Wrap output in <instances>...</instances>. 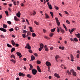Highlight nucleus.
I'll use <instances>...</instances> for the list:
<instances>
[{
	"label": "nucleus",
	"mask_w": 80,
	"mask_h": 80,
	"mask_svg": "<svg viewBox=\"0 0 80 80\" xmlns=\"http://www.w3.org/2000/svg\"><path fill=\"white\" fill-rule=\"evenodd\" d=\"M74 41H75V42H78V39L77 38H74L73 39Z\"/></svg>",
	"instance_id": "473e14b6"
},
{
	"label": "nucleus",
	"mask_w": 80,
	"mask_h": 80,
	"mask_svg": "<svg viewBox=\"0 0 80 80\" xmlns=\"http://www.w3.org/2000/svg\"><path fill=\"white\" fill-rule=\"evenodd\" d=\"M33 69V66L32 64H30V70H31L32 69Z\"/></svg>",
	"instance_id": "2eb2a0df"
},
{
	"label": "nucleus",
	"mask_w": 80,
	"mask_h": 80,
	"mask_svg": "<svg viewBox=\"0 0 80 80\" xmlns=\"http://www.w3.org/2000/svg\"><path fill=\"white\" fill-rule=\"evenodd\" d=\"M22 32L23 33H27V31L25 30H22Z\"/></svg>",
	"instance_id": "c756f323"
},
{
	"label": "nucleus",
	"mask_w": 80,
	"mask_h": 80,
	"mask_svg": "<svg viewBox=\"0 0 80 80\" xmlns=\"http://www.w3.org/2000/svg\"><path fill=\"white\" fill-rule=\"evenodd\" d=\"M13 4H14L15 5H17V4H16V2L13 1Z\"/></svg>",
	"instance_id": "13d9d810"
},
{
	"label": "nucleus",
	"mask_w": 80,
	"mask_h": 80,
	"mask_svg": "<svg viewBox=\"0 0 80 80\" xmlns=\"http://www.w3.org/2000/svg\"><path fill=\"white\" fill-rule=\"evenodd\" d=\"M66 73H68L69 75H72V72H69L68 70L67 71Z\"/></svg>",
	"instance_id": "9d476101"
},
{
	"label": "nucleus",
	"mask_w": 80,
	"mask_h": 80,
	"mask_svg": "<svg viewBox=\"0 0 80 80\" xmlns=\"http://www.w3.org/2000/svg\"><path fill=\"white\" fill-rule=\"evenodd\" d=\"M37 63H38V64H40L41 63V62L40 61L37 60Z\"/></svg>",
	"instance_id": "bb28decb"
},
{
	"label": "nucleus",
	"mask_w": 80,
	"mask_h": 80,
	"mask_svg": "<svg viewBox=\"0 0 80 80\" xmlns=\"http://www.w3.org/2000/svg\"><path fill=\"white\" fill-rule=\"evenodd\" d=\"M70 40H71V41H73V42H74V40H73V38H70Z\"/></svg>",
	"instance_id": "4d7b16f0"
},
{
	"label": "nucleus",
	"mask_w": 80,
	"mask_h": 80,
	"mask_svg": "<svg viewBox=\"0 0 80 80\" xmlns=\"http://www.w3.org/2000/svg\"><path fill=\"white\" fill-rule=\"evenodd\" d=\"M23 60L24 61H26L27 60V58H23Z\"/></svg>",
	"instance_id": "0e129e2a"
},
{
	"label": "nucleus",
	"mask_w": 80,
	"mask_h": 80,
	"mask_svg": "<svg viewBox=\"0 0 80 80\" xmlns=\"http://www.w3.org/2000/svg\"><path fill=\"white\" fill-rule=\"evenodd\" d=\"M22 36L23 38H25V37H26V36H25V34H22Z\"/></svg>",
	"instance_id": "de8ad7c7"
},
{
	"label": "nucleus",
	"mask_w": 80,
	"mask_h": 80,
	"mask_svg": "<svg viewBox=\"0 0 80 80\" xmlns=\"http://www.w3.org/2000/svg\"><path fill=\"white\" fill-rule=\"evenodd\" d=\"M32 37H36V34L34 33H33L32 34Z\"/></svg>",
	"instance_id": "72a5a7b5"
},
{
	"label": "nucleus",
	"mask_w": 80,
	"mask_h": 80,
	"mask_svg": "<svg viewBox=\"0 0 80 80\" xmlns=\"http://www.w3.org/2000/svg\"><path fill=\"white\" fill-rule=\"evenodd\" d=\"M7 46L9 48H12V46L10 45V44H9L8 43L7 44Z\"/></svg>",
	"instance_id": "a878e982"
},
{
	"label": "nucleus",
	"mask_w": 80,
	"mask_h": 80,
	"mask_svg": "<svg viewBox=\"0 0 80 80\" xmlns=\"http://www.w3.org/2000/svg\"><path fill=\"white\" fill-rule=\"evenodd\" d=\"M66 23H68V24H70V22H69V21H68V20L66 21Z\"/></svg>",
	"instance_id": "09e8293b"
},
{
	"label": "nucleus",
	"mask_w": 80,
	"mask_h": 80,
	"mask_svg": "<svg viewBox=\"0 0 80 80\" xmlns=\"http://www.w3.org/2000/svg\"><path fill=\"white\" fill-rule=\"evenodd\" d=\"M13 29L12 28H10L9 29V31H10V32H13Z\"/></svg>",
	"instance_id": "c9c22d12"
},
{
	"label": "nucleus",
	"mask_w": 80,
	"mask_h": 80,
	"mask_svg": "<svg viewBox=\"0 0 80 80\" xmlns=\"http://www.w3.org/2000/svg\"><path fill=\"white\" fill-rule=\"evenodd\" d=\"M11 43L12 45H13V46H15V41H14V40H12Z\"/></svg>",
	"instance_id": "9b49d317"
},
{
	"label": "nucleus",
	"mask_w": 80,
	"mask_h": 80,
	"mask_svg": "<svg viewBox=\"0 0 80 80\" xmlns=\"http://www.w3.org/2000/svg\"><path fill=\"white\" fill-rule=\"evenodd\" d=\"M16 53L17 55H18V56H20V55H21V54L20 52H17Z\"/></svg>",
	"instance_id": "c85d7f7f"
},
{
	"label": "nucleus",
	"mask_w": 80,
	"mask_h": 80,
	"mask_svg": "<svg viewBox=\"0 0 80 80\" xmlns=\"http://www.w3.org/2000/svg\"><path fill=\"white\" fill-rule=\"evenodd\" d=\"M45 18H49V16H48V14L45 13Z\"/></svg>",
	"instance_id": "f3484780"
},
{
	"label": "nucleus",
	"mask_w": 80,
	"mask_h": 80,
	"mask_svg": "<svg viewBox=\"0 0 80 80\" xmlns=\"http://www.w3.org/2000/svg\"><path fill=\"white\" fill-rule=\"evenodd\" d=\"M63 27L64 28H67V27H66V26L64 24L63 25Z\"/></svg>",
	"instance_id": "5fc2aeb1"
},
{
	"label": "nucleus",
	"mask_w": 80,
	"mask_h": 80,
	"mask_svg": "<svg viewBox=\"0 0 80 80\" xmlns=\"http://www.w3.org/2000/svg\"><path fill=\"white\" fill-rule=\"evenodd\" d=\"M19 29V28L18 27H15V30H18V29Z\"/></svg>",
	"instance_id": "c03bdc74"
},
{
	"label": "nucleus",
	"mask_w": 80,
	"mask_h": 80,
	"mask_svg": "<svg viewBox=\"0 0 80 80\" xmlns=\"http://www.w3.org/2000/svg\"><path fill=\"white\" fill-rule=\"evenodd\" d=\"M21 15V14L20 13V11L18 12V13L16 14L17 17H18L19 18H20Z\"/></svg>",
	"instance_id": "6e6552de"
},
{
	"label": "nucleus",
	"mask_w": 80,
	"mask_h": 80,
	"mask_svg": "<svg viewBox=\"0 0 80 80\" xmlns=\"http://www.w3.org/2000/svg\"><path fill=\"white\" fill-rule=\"evenodd\" d=\"M15 45L16 47H18V46H19V45L18 44H16Z\"/></svg>",
	"instance_id": "bf43d9fd"
},
{
	"label": "nucleus",
	"mask_w": 80,
	"mask_h": 80,
	"mask_svg": "<svg viewBox=\"0 0 80 80\" xmlns=\"http://www.w3.org/2000/svg\"><path fill=\"white\" fill-rule=\"evenodd\" d=\"M29 28L30 31L31 32H33V31H32V28L31 27H29Z\"/></svg>",
	"instance_id": "412c9836"
},
{
	"label": "nucleus",
	"mask_w": 80,
	"mask_h": 80,
	"mask_svg": "<svg viewBox=\"0 0 80 80\" xmlns=\"http://www.w3.org/2000/svg\"><path fill=\"white\" fill-rule=\"evenodd\" d=\"M53 47H51L50 48V49L51 50H53Z\"/></svg>",
	"instance_id": "052dcab7"
},
{
	"label": "nucleus",
	"mask_w": 80,
	"mask_h": 80,
	"mask_svg": "<svg viewBox=\"0 0 80 80\" xmlns=\"http://www.w3.org/2000/svg\"><path fill=\"white\" fill-rule=\"evenodd\" d=\"M44 38H45V39H47L48 40V39H49V38L47 36H44Z\"/></svg>",
	"instance_id": "a18cd8bd"
},
{
	"label": "nucleus",
	"mask_w": 80,
	"mask_h": 80,
	"mask_svg": "<svg viewBox=\"0 0 80 80\" xmlns=\"http://www.w3.org/2000/svg\"><path fill=\"white\" fill-rule=\"evenodd\" d=\"M34 22L36 24V25H38L39 23L38 22H37L36 21H35Z\"/></svg>",
	"instance_id": "7c9ffc66"
},
{
	"label": "nucleus",
	"mask_w": 80,
	"mask_h": 80,
	"mask_svg": "<svg viewBox=\"0 0 80 80\" xmlns=\"http://www.w3.org/2000/svg\"><path fill=\"white\" fill-rule=\"evenodd\" d=\"M32 72L33 75H36L37 74V70L34 69H33L32 70Z\"/></svg>",
	"instance_id": "f257e3e1"
},
{
	"label": "nucleus",
	"mask_w": 80,
	"mask_h": 80,
	"mask_svg": "<svg viewBox=\"0 0 80 80\" xmlns=\"http://www.w3.org/2000/svg\"><path fill=\"white\" fill-rule=\"evenodd\" d=\"M34 55L35 56V57H38V54H37V53H34Z\"/></svg>",
	"instance_id": "3c124183"
},
{
	"label": "nucleus",
	"mask_w": 80,
	"mask_h": 80,
	"mask_svg": "<svg viewBox=\"0 0 80 80\" xmlns=\"http://www.w3.org/2000/svg\"><path fill=\"white\" fill-rule=\"evenodd\" d=\"M19 75L20 77H21V76H22V77H25V74L23 73H22V72L19 73Z\"/></svg>",
	"instance_id": "1a4fd4ad"
},
{
	"label": "nucleus",
	"mask_w": 80,
	"mask_h": 80,
	"mask_svg": "<svg viewBox=\"0 0 80 80\" xmlns=\"http://www.w3.org/2000/svg\"><path fill=\"white\" fill-rule=\"evenodd\" d=\"M53 35V33H50L49 34V36H50V37H52V36Z\"/></svg>",
	"instance_id": "79ce46f5"
},
{
	"label": "nucleus",
	"mask_w": 80,
	"mask_h": 80,
	"mask_svg": "<svg viewBox=\"0 0 80 80\" xmlns=\"http://www.w3.org/2000/svg\"><path fill=\"white\" fill-rule=\"evenodd\" d=\"M43 31L44 33H46V30H45V29H43Z\"/></svg>",
	"instance_id": "338daca9"
},
{
	"label": "nucleus",
	"mask_w": 80,
	"mask_h": 80,
	"mask_svg": "<svg viewBox=\"0 0 80 80\" xmlns=\"http://www.w3.org/2000/svg\"><path fill=\"white\" fill-rule=\"evenodd\" d=\"M74 30H75V28L72 29L71 32H73V31H74Z\"/></svg>",
	"instance_id": "603ef678"
},
{
	"label": "nucleus",
	"mask_w": 80,
	"mask_h": 80,
	"mask_svg": "<svg viewBox=\"0 0 80 80\" xmlns=\"http://www.w3.org/2000/svg\"><path fill=\"white\" fill-rule=\"evenodd\" d=\"M1 38H5V36H3V35H2L1 36Z\"/></svg>",
	"instance_id": "864d4df0"
},
{
	"label": "nucleus",
	"mask_w": 80,
	"mask_h": 80,
	"mask_svg": "<svg viewBox=\"0 0 80 80\" xmlns=\"http://www.w3.org/2000/svg\"><path fill=\"white\" fill-rule=\"evenodd\" d=\"M40 47L42 49H43V44L42 43L41 44H40Z\"/></svg>",
	"instance_id": "aec40b11"
},
{
	"label": "nucleus",
	"mask_w": 80,
	"mask_h": 80,
	"mask_svg": "<svg viewBox=\"0 0 80 80\" xmlns=\"http://www.w3.org/2000/svg\"><path fill=\"white\" fill-rule=\"evenodd\" d=\"M60 67H61L62 68H64V65L61 64Z\"/></svg>",
	"instance_id": "e433bc0d"
},
{
	"label": "nucleus",
	"mask_w": 80,
	"mask_h": 80,
	"mask_svg": "<svg viewBox=\"0 0 80 80\" xmlns=\"http://www.w3.org/2000/svg\"><path fill=\"white\" fill-rule=\"evenodd\" d=\"M55 29H56L55 28H53V29H51V31L52 32H54L55 31Z\"/></svg>",
	"instance_id": "cd10ccee"
},
{
	"label": "nucleus",
	"mask_w": 80,
	"mask_h": 80,
	"mask_svg": "<svg viewBox=\"0 0 80 80\" xmlns=\"http://www.w3.org/2000/svg\"><path fill=\"white\" fill-rule=\"evenodd\" d=\"M45 50L46 52H48V48H45Z\"/></svg>",
	"instance_id": "8fccbe9b"
},
{
	"label": "nucleus",
	"mask_w": 80,
	"mask_h": 80,
	"mask_svg": "<svg viewBox=\"0 0 80 80\" xmlns=\"http://www.w3.org/2000/svg\"><path fill=\"white\" fill-rule=\"evenodd\" d=\"M0 30L4 32H7V30L2 28H0Z\"/></svg>",
	"instance_id": "39448f33"
},
{
	"label": "nucleus",
	"mask_w": 80,
	"mask_h": 80,
	"mask_svg": "<svg viewBox=\"0 0 80 80\" xmlns=\"http://www.w3.org/2000/svg\"><path fill=\"white\" fill-rule=\"evenodd\" d=\"M75 35H77L78 38H80V34L78 33V34H75Z\"/></svg>",
	"instance_id": "b1692460"
},
{
	"label": "nucleus",
	"mask_w": 80,
	"mask_h": 80,
	"mask_svg": "<svg viewBox=\"0 0 80 80\" xmlns=\"http://www.w3.org/2000/svg\"><path fill=\"white\" fill-rule=\"evenodd\" d=\"M55 19L56 20V23H57L58 27H59L60 25V22H59V21H58V18H55Z\"/></svg>",
	"instance_id": "f03ea898"
},
{
	"label": "nucleus",
	"mask_w": 80,
	"mask_h": 80,
	"mask_svg": "<svg viewBox=\"0 0 80 80\" xmlns=\"http://www.w3.org/2000/svg\"><path fill=\"white\" fill-rule=\"evenodd\" d=\"M79 55H80V53L77 54V58H79V56H80Z\"/></svg>",
	"instance_id": "a19ab883"
},
{
	"label": "nucleus",
	"mask_w": 80,
	"mask_h": 80,
	"mask_svg": "<svg viewBox=\"0 0 80 80\" xmlns=\"http://www.w3.org/2000/svg\"><path fill=\"white\" fill-rule=\"evenodd\" d=\"M28 39L30 40V37H28Z\"/></svg>",
	"instance_id": "774afa93"
},
{
	"label": "nucleus",
	"mask_w": 80,
	"mask_h": 80,
	"mask_svg": "<svg viewBox=\"0 0 80 80\" xmlns=\"http://www.w3.org/2000/svg\"><path fill=\"white\" fill-rule=\"evenodd\" d=\"M15 48H12L11 49V53H12L13 52V51H15Z\"/></svg>",
	"instance_id": "4468645a"
},
{
	"label": "nucleus",
	"mask_w": 80,
	"mask_h": 80,
	"mask_svg": "<svg viewBox=\"0 0 80 80\" xmlns=\"http://www.w3.org/2000/svg\"><path fill=\"white\" fill-rule=\"evenodd\" d=\"M5 12L7 15H8V11H5Z\"/></svg>",
	"instance_id": "ea45409f"
},
{
	"label": "nucleus",
	"mask_w": 80,
	"mask_h": 80,
	"mask_svg": "<svg viewBox=\"0 0 80 80\" xmlns=\"http://www.w3.org/2000/svg\"><path fill=\"white\" fill-rule=\"evenodd\" d=\"M50 13L52 17V18H53V13L52 12H50Z\"/></svg>",
	"instance_id": "393cba45"
},
{
	"label": "nucleus",
	"mask_w": 80,
	"mask_h": 80,
	"mask_svg": "<svg viewBox=\"0 0 80 80\" xmlns=\"http://www.w3.org/2000/svg\"><path fill=\"white\" fill-rule=\"evenodd\" d=\"M70 57L71 59H73V58H73V55L72 54H71Z\"/></svg>",
	"instance_id": "58836bf2"
},
{
	"label": "nucleus",
	"mask_w": 80,
	"mask_h": 80,
	"mask_svg": "<svg viewBox=\"0 0 80 80\" xmlns=\"http://www.w3.org/2000/svg\"><path fill=\"white\" fill-rule=\"evenodd\" d=\"M14 19L15 20H16V21H18V19H17V16H15L14 18Z\"/></svg>",
	"instance_id": "f704fd0d"
},
{
	"label": "nucleus",
	"mask_w": 80,
	"mask_h": 80,
	"mask_svg": "<svg viewBox=\"0 0 80 80\" xmlns=\"http://www.w3.org/2000/svg\"><path fill=\"white\" fill-rule=\"evenodd\" d=\"M27 77L28 78H32V75L30 74H28L27 75Z\"/></svg>",
	"instance_id": "5701e85b"
},
{
	"label": "nucleus",
	"mask_w": 80,
	"mask_h": 80,
	"mask_svg": "<svg viewBox=\"0 0 80 80\" xmlns=\"http://www.w3.org/2000/svg\"><path fill=\"white\" fill-rule=\"evenodd\" d=\"M64 12L65 13H66V14H67V15L68 14V12H67V11H64Z\"/></svg>",
	"instance_id": "6e6d98bb"
},
{
	"label": "nucleus",
	"mask_w": 80,
	"mask_h": 80,
	"mask_svg": "<svg viewBox=\"0 0 80 80\" xmlns=\"http://www.w3.org/2000/svg\"><path fill=\"white\" fill-rule=\"evenodd\" d=\"M7 23H8V24H9V25H11L12 24V22L9 21H7Z\"/></svg>",
	"instance_id": "2f4dec72"
},
{
	"label": "nucleus",
	"mask_w": 80,
	"mask_h": 80,
	"mask_svg": "<svg viewBox=\"0 0 80 80\" xmlns=\"http://www.w3.org/2000/svg\"><path fill=\"white\" fill-rule=\"evenodd\" d=\"M29 52L30 53H32V50H29Z\"/></svg>",
	"instance_id": "e2e57ef3"
},
{
	"label": "nucleus",
	"mask_w": 80,
	"mask_h": 80,
	"mask_svg": "<svg viewBox=\"0 0 80 80\" xmlns=\"http://www.w3.org/2000/svg\"><path fill=\"white\" fill-rule=\"evenodd\" d=\"M57 32L58 33H59V32H60V29H59V28H58V27H57Z\"/></svg>",
	"instance_id": "49530a36"
},
{
	"label": "nucleus",
	"mask_w": 80,
	"mask_h": 80,
	"mask_svg": "<svg viewBox=\"0 0 80 80\" xmlns=\"http://www.w3.org/2000/svg\"><path fill=\"white\" fill-rule=\"evenodd\" d=\"M46 64L48 67H50V66H51V63L48 62H46Z\"/></svg>",
	"instance_id": "20e7f679"
},
{
	"label": "nucleus",
	"mask_w": 80,
	"mask_h": 80,
	"mask_svg": "<svg viewBox=\"0 0 80 80\" xmlns=\"http://www.w3.org/2000/svg\"><path fill=\"white\" fill-rule=\"evenodd\" d=\"M3 27L4 28H7V25L4 24L3 25Z\"/></svg>",
	"instance_id": "a211bd4d"
},
{
	"label": "nucleus",
	"mask_w": 80,
	"mask_h": 80,
	"mask_svg": "<svg viewBox=\"0 0 80 80\" xmlns=\"http://www.w3.org/2000/svg\"><path fill=\"white\" fill-rule=\"evenodd\" d=\"M12 37H13V38H15V36L13 35H12Z\"/></svg>",
	"instance_id": "69168bd1"
},
{
	"label": "nucleus",
	"mask_w": 80,
	"mask_h": 80,
	"mask_svg": "<svg viewBox=\"0 0 80 80\" xmlns=\"http://www.w3.org/2000/svg\"><path fill=\"white\" fill-rule=\"evenodd\" d=\"M58 57H59V56L58 55H57L55 57L56 59V61H57V62H58V61H57V59L58 58Z\"/></svg>",
	"instance_id": "4be33fe9"
},
{
	"label": "nucleus",
	"mask_w": 80,
	"mask_h": 80,
	"mask_svg": "<svg viewBox=\"0 0 80 80\" xmlns=\"http://www.w3.org/2000/svg\"><path fill=\"white\" fill-rule=\"evenodd\" d=\"M37 69L38 72H40V73H41V69H40V67H39V66H37Z\"/></svg>",
	"instance_id": "0eeeda50"
},
{
	"label": "nucleus",
	"mask_w": 80,
	"mask_h": 80,
	"mask_svg": "<svg viewBox=\"0 0 80 80\" xmlns=\"http://www.w3.org/2000/svg\"><path fill=\"white\" fill-rule=\"evenodd\" d=\"M77 69H78V70H80V67H77Z\"/></svg>",
	"instance_id": "680f3d73"
},
{
	"label": "nucleus",
	"mask_w": 80,
	"mask_h": 80,
	"mask_svg": "<svg viewBox=\"0 0 80 80\" xmlns=\"http://www.w3.org/2000/svg\"><path fill=\"white\" fill-rule=\"evenodd\" d=\"M48 6L49 7V9H50V10H52L53 8H52V5H51V4L49 5Z\"/></svg>",
	"instance_id": "6ab92c4d"
},
{
	"label": "nucleus",
	"mask_w": 80,
	"mask_h": 80,
	"mask_svg": "<svg viewBox=\"0 0 80 80\" xmlns=\"http://www.w3.org/2000/svg\"><path fill=\"white\" fill-rule=\"evenodd\" d=\"M27 47H28V49H30L31 48V47L29 45L28 43L27 44Z\"/></svg>",
	"instance_id": "f8f14e48"
},
{
	"label": "nucleus",
	"mask_w": 80,
	"mask_h": 80,
	"mask_svg": "<svg viewBox=\"0 0 80 80\" xmlns=\"http://www.w3.org/2000/svg\"><path fill=\"white\" fill-rule=\"evenodd\" d=\"M10 58H13L14 59H15V55L13 54L11 55L10 56Z\"/></svg>",
	"instance_id": "dca6fc26"
},
{
	"label": "nucleus",
	"mask_w": 80,
	"mask_h": 80,
	"mask_svg": "<svg viewBox=\"0 0 80 80\" xmlns=\"http://www.w3.org/2000/svg\"><path fill=\"white\" fill-rule=\"evenodd\" d=\"M35 59V57L33 55H32L31 56V60H32V61L34 60Z\"/></svg>",
	"instance_id": "ddd939ff"
},
{
	"label": "nucleus",
	"mask_w": 80,
	"mask_h": 80,
	"mask_svg": "<svg viewBox=\"0 0 80 80\" xmlns=\"http://www.w3.org/2000/svg\"><path fill=\"white\" fill-rule=\"evenodd\" d=\"M54 75L55 77H57V78H59L60 77V76H59V75L57 73H54Z\"/></svg>",
	"instance_id": "423d86ee"
},
{
	"label": "nucleus",
	"mask_w": 80,
	"mask_h": 80,
	"mask_svg": "<svg viewBox=\"0 0 80 80\" xmlns=\"http://www.w3.org/2000/svg\"><path fill=\"white\" fill-rule=\"evenodd\" d=\"M54 8L56 10H58V7H57V6H55Z\"/></svg>",
	"instance_id": "37998d69"
},
{
	"label": "nucleus",
	"mask_w": 80,
	"mask_h": 80,
	"mask_svg": "<svg viewBox=\"0 0 80 80\" xmlns=\"http://www.w3.org/2000/svg\"><path fill=\"white\" fill-rule=\"evenodd\" d=\"M71 72H72V75L73 76H75H75H77V73L76 72H74V70H71Z\"/></svg>",
	"instance_id": "7ed1b4c3"
},
{
	"label": "nucleus",
	"mask_w": 80,
	"mask_h": 80,
	"mask_svg": "<svg viewBox=\"0 0 80 80\" xmlns=\"http://www.w3.org/2000/svg\"><path fill=\"white\" fill-rule=\"evenodd\" d=\"M61 31L62 33H65V31L63 29L61 30Z\"/></svg>",
	"instance_id": "4c0bfd02"
}]
</instances>
